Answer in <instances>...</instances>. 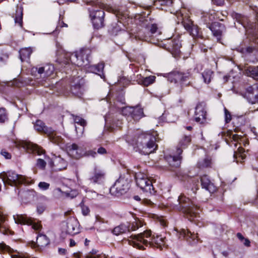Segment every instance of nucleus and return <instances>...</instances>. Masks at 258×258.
Masks as SVG:
<instances>
[{
    "mask_svg": "<svg viewBox=\"0 0 258 258\" xmlns=\"http://www.w3.org/2000/svg\"><path fill=\"white\" fill-rule=\"evenodd\" d=\"M32 51L33 49L31 47H26L20 49L19 53L21 60L23 61L29 59Z\"/></svg>",
    "mask_w": 258,
    "mask_h": 258,
    "instance_id": "24",
    "label": "nucleus"
},
{
    "mask_svg": "<svg viewBox=\"0 0 258 258\" xmlns=\"http://www.w3.org/2000/svg\"><path fill=\"white\" fill-rule=\"evenodd\" d=\"M13 218L16 223L32 225V228L36 231H39L42 228L40 223L35 222L31 218L25 214H17L14 215Z\"/></svg>",
    "mask_w": 258,
    "mask_h": 258,
    "instance_id": "9",
    "label": "nucleus"
},
{
    "mask_svg": "<svg viewBox=\"0 0 258 258\" xmlns=\"http://www.w3.org/2000/svg\"><path fill=\"white\" fill-rule=\"evenodd\" d=\"M225 112V120L226 123L229 122L231 120V115L229 111L226 108H224Z\"/></svg>",
    "mask_w": 258,
    "mask_h": 258,
    "instance_id": "51",
    "label": "nucleus"
},
{
    "mask_svg": "<svg viewBox=\"0 0 258 258\" xmlns=\"http://www.w3.org/2000/svg\"><path fill=\"white\" fill-rule=\"evenodd\" d=\"M182 23L184 28L187 31H189L192 25H194L192 21L188 17L184 18Z\"/></svg>",
    "mask_w": 258,
    "mask_h": 258,
    "instance_id": "35",
    "label": "nucleus"
},
{
    "mask_svg": "<svg viewBox=\"0 0 258 258\" xmlns=\"http://www.w3.org/2000/svg\"><path fill=\"white\" fill-rule=\"evenodd\" d=\"M52 167L54 170H61L67 167V162L60 157H55L52 161Z\"/></svg>",
    "mask_w": 258,
    "mask_h": 258,
    "instance_id": "20",
    "label": "nucleus"
},
{
    "mask_svg": "<svg viewBox=\"0 0 258 258\" xmlns=\"http://www.w3.org/2000/svg\"><path fill=\"white\" fill-rule=\"evenodd\" d=\"M46 207L44 205H39L37 206V212L39 214L42 213L45 210Z\"/></svg>",
    "mask_w": 258,
    "mask_h": 258,
    "instance_id": "55",
    "label": "nucleus"
},
{
    "mask_svg": "<svg viewBox=\"0 0 258 258\" xmlns=\"http://www.w3.org/2000/svg\"><path fill=\"white\" fill-rule=\"evenodd\" d=\"M242 242H243V244L246 246L250 245V241L247 239H244Z\"/></svg>",
    "mask_w": 258,
    "mask_h": 258,
    "instance_id": "62",
    "label": "nucleus"
},
{
    "mask_svg": "<svg viewBox=\"0 0 258 258\" xmlns=\"http://www.w3.org/2000/svg\"><path fill=\"white\" fill-rule=\"evenodd\" d=\"M74 120L75 123L79 124L81 125V126H82V127L80 128L81 132L80 133L78 131L77 127L76 126V131L77 135L79 137H82L83 134L84 126L86 125V122L84 119L77 116H74Z\"/></svg>",
    "mask_w": 258,
    "mask_h": 258,
    "instance_id": "23",
    "label": "nucleus"
},
{
    "mask_svg": "<svg viewBox=\"0 0 258 258\" xmlns=\"http://www.w3.org/2000/svg\"><path fill=\"white\" fill-rule=\"evenodd\" d=\"M15 22L21 27L23 24V8L22 7H17L15 17Z\"/></svg>",
    "mask_w": 258,
    "mask_h": 258,
    "instance_id": "28",
    "label": "nucleus"
},
{
    "mask_svg": "<svg viewBox=\"0 0 258 258\" xmlns=\"http://www.w3.org/2000/svg\"><path fill=\"white\" fill-rule=\"evenodd\" d=\"M191 141L190 136H185L179 141L176 153L178 156H170L167 158L168 162L171 166L178 167L181 163V157L180 155L182 152V149L187 147Z\"/></svg>",
    "mask_w": 258,
    "mask_h": 258,
    "instance_id": "6",
    "label": "nucleus"
},
{
    "mask_svg": "<svg viewBox=\"0 0 258 258\" xmlns=\"http://www.w3.org/2000/svg\"><path fill=\"white\" fill-rule=\"evenodd\" d=\"M22 147L28 152L36 153L38 155L43 154L44 151L40 147L31 142H25L23 143Z\"/></svg>",
    "mask_w": 258,
    "mask_h": 258,
    "instance_id": "18",
    "label": "nucleus"
},
{
    "mask_svg": "<svg viewBox=\"0 0 258 258\" xmlns=\"http://www.w3.org/2000/svg\"><path fill=\"white\" fill-rule=\"evenodd\" d=\"M54 70L53 66L51 64H46L44 67L39 68L38 70V73L40 77L47 78L51 75Z\"/></svg>",
    "mask_w": 258,
    "mask_h": 258,
    "instance_id": "22",
    "label": "nucleus"
},
{
    "mask_svg": "<svg viewBox=\"0 0 258 258\" xmlns=\"http://www.w3.org/2000/svg\"><path fill=\"white\" fill-rule=\"evenodd\" d=\"M213 74V72L211 70H205L202 73V77L203 78L204 82L206 84L210 83L211 79L212 78Z\"/></svg>",
    "mask_w": 258,
    "mask_h": 258,
    "instance_id": "33",
    "label": "nucleus"
},
{
    "mask_svg": "<svg viewBox=\"0 0 258 258\" xmlns=\"http://www.w3.org/2000/svg\"><path fill=\"white\" fill-rule=\"evenodd\" d=\"M0 251L2 252H8L11 253L13 251V249L5 243H0Z\"/></svg>",
    "mask_w": 258,
    "mask_h": 258,
    "instance_id": "43",
    "label": "nucleus"
},
{
    "mask_svg": "<svg viewBox=\"0 0 258 258\" xmlns=\"http://www.w3.org/2000/svg\"><path fill=\"white\" fill-rule=\"evenodd\" d=\"M128 188V182L122 177H120L110 188V192L116 195H122Z\"/></svg>",
    "mask_w": 258,
    "mask_h": 258,
    "instance_id": "10",
    "label": "nucleus"
},
{
    "mask_svg": "<svg viewBox=\"0 0 258 258\" xmlns=\"http://www.w3.org/2000/svg\"><path fill=\"white\" fill-rule=\"evenodd\" d=\"M237 236L241 241H242L245 239L242 234L240 233H238L237 234Z\"/></svg>",
    "mask_w": 258,
    "mask_h": 258,
    "instance_id": "64",
    "label": "nucleus"
},
{
    "mask_svg": "<svg viewBox=\"0 0 258 258\" xmlns=\"http://www.w3.org/2000/svg\"><path fill=\"white\" fill-rule=\"evenodd\" d=\"M212 32H213L214 35L217 37L221 36V34H222L221 31H220L219 30H212Z\"/></svg>",
    "mask_w": 258,
    "mask_h": 258,
    "instance_id": "58",
    "label": "nucleus"
},
{
    "mask_svg": "<svg viewBox=\"0 0 258 258\" xmlns=\"http://www.w3.org/2000/svg\"><path fill=\"white\" fill-rule=\"evenodd\" d=\"M104 171L100 168L95 167L90 173L89 180L91 183L100 184L105 177Z\"/></svg>",
    "mask_w": 258,
    "mask_h": 258,
    "instance_id": "12",
    "label": "nucleus"
},
{
    "mask_svg": "<svg viewBox=\"0 0 258 258\" xmlns=\"http://www.w3.org/2000/svg\"><path fill=\"white\" fill-rule=\"evenodd\" d=\"M145 246L156 247L161 248L165 244V238L160 236H154L153 241H148V239L144 240Z\"/></svg>",
    "mask_w": 258,
    "mask_h": 258,
    "instance_id": "16",
    "label": "nucleus"
},
{
    "mask_svg": "<svg viewBox=\"0 0 258 258\" xmlns=\"http://www.w3.org/2000/svg\"><path fill=\"white\" fill-rule=\"evenodd\" d=\"M195 120L200 123H204L206 120V111L202 103H199L196 107Z\"/></svg>",
    "mask_w": 258,
    "mask_h": 258,
    "instance_id": "14",
    "label": "nucleus"
},
{
    "mask_svg": "<svg viewBox=\"0 0 258 258\" xmlns=\"http://www.w3.org/2000/svg\"><path fill=\"white\" fill-rule=\"evenodd\" d=\"M135 177L137 186L142 190L151 195L154 194L155 190L152 182L145 173L136 172Z\"/></svg>",
    "mask_w": 258,
    "mask_h": 258,
    "instance_id": "8",
    "label": "nucleus"
},
{
    "mask_svg": "<svg viewBox=\"0 0 258 258\" xmlns=\"http://www.w3.org/2000/svg\"><path fill=\"white\" fill-rule=\"evenodd\" d=\"M142 202L144 204L149 205V206H151L153 204V203L150 200L147 199H144L142 200Z\"/></svg>",
    "mask_w": 258,
    "mask_h": 258,
    "instance_id": "57",
    "label": "nucleus"
},
{
    "mask_svg": "<svg viewBox=\"0 0 258 258\" xmlns=\"http://www.w3.org/2000/svg\"><path fill=\"white\" fill-rule=\"evenodd\" d=\"M96 155V153L95 152H94V151H89L87 153V156H92L93 157H95Z\"/></svg>",
    "mask_w": 258,
    "mask_h": 258,
    "instance_id": "61",
    "label": "nucleus"
},
{
    "mask_svg": "<svg viewBox=\"0 0 258 258\" xmlns=\"http://www.w3.org/2000/svg\"><path fill=\"white\" fill-rule=\"evenodd\" d=\"M201 185L203 188L209 192H214L216 190V186L212 183L207 175H204L201 178Z\"/></svg>",
    "mask_w": 258,
    "mask_h": 258,
    "instance_id": "19",
    "label": "nucleus"
},
{
    "mask_svg": "<svg viewBox=\"0 0 258 258\" xmlns=\"http://www.w3.org/2000/svg\"><path fill=\"white\" fill-rule=\"evenodd\" d=\"M38 186L41 190H46L49 188L50 184L46 182L41 181L39 183Z\"/></svg>",
    "mask_w": 258,
    "mask_h": 258,
    "instance_id": "47",
    "label": "nucleus"
},
{
    "mask_svg": "<svg viewBox=\"0 0 258 258\" xmlns=\"http://www.w3.org/2000/svg\"><path fill=\"white\" fill-rule=\"evenodd\" d=\"M3 181L5 184L11 185L24 184L30 185L34 183V180L30 177L19 175L13 171H8L4 174Z\"/></svg>",
    "mask_w": 258,
    "mask_h": 258,
    "instance_id": "4",
    "label": "nucleus"
},
{
    "mask_svg": "<svg viewBox=\"0 0 258 258\" xmlns=\"http://www.w3.org/2000/svg\"><path fill=\"white\" fill-rule=\"evenodd\" d=\"M7 119L6 110L0 109V123H4Z\"/></svg>",
    "mask_w": 258,
    "mask_h": 258,
    "instance_id": "46",
    "label": "nucleus"
},
{
    "mask_svg": "<svg viewBox=\"0 0 258 258\" xmlns=\"http://www.w3.org/2000/svg\"><path fill=\"white\" fill-rule=\"evenodd\" d=\"M244 150L241 147L238 148L237 151L234 152L233 157L234 158H240L243 160L245 158V155L243 154Z\"/></svg>",
    "mask_w": 258,
    "mask_h": 258,
    "instance_id": "37",
    "label": "nucleus"
},
{
    "mask_svg": "<svg viewBox=\"0 0 258 258\" xmlns=\"http://www.w3.org/2000/svg\"><path fill=\"white\" fill-rule=\"evenodd\" d=\"M134 110V107H123L121 110V113L123 116L127 118L131 117L132 113Z\"/></svg>",
    "mask_w": 258,
    "mask_h": 258,
    "instance_id": "36",
    "label": "nucleus"
},
{
    "mask_svg": "<svg viewBox=\"0 0 258 258\" xmlns=\"http://www.w3.org/2000/svg\"><path fill=\"white\" fill-rule=\"evenodd\" d=\"M82 209V212L84 216H87L89 214L90 210L87 206H85L82 203L80 204Z\"/></svg>",
    "mask_w": 258,
    "mask_h": 258,
    "instance_id": "50",
    "label": "nucleus"
},
{
    "mask_svg": "<svg viewBox=\"0 0 258 258\" xmlns=\"http://www.w3.org/2000/svg\"><path fill=\"white\" fill-rule=\"evenodd\" d=\"M1 154L7 159H10L12 157L11 154L4 149L1 151Z\"/></svg>",
    "mask_w": 258,
    "mask_h": 258,
    "instance_id": "54",
    "label": "nucleus"
},
{
    "mask_svg": "<svg viewBox=\"0 0 258 258\" xmlns=\"http://www.w3.org/2000/svg\"><path fill=\"white\" fill-rule=\"evenodd\" d=\"M68 153L73 158L78 159L85 154L82 148L76 144H73L68 147Z\"/></svg>",
    "mask_w": 258,
    "mask_h": 258,
    "instance_id": "15",
    "label": "nucleus"
},
{
    "mask_svg": "<svg viewBox=\"0 0 258 258\" xmlns=\"http://www.w3.org/2000/svg\"><path fill=\"white\" fill-rule=\"evenodd\" d=\"M154 235H151V231H146L138 235H132L130 239L127 240L128 244L132 245L139 249L143 250L144 248V240L148 239V241H153Z\"/></svg>",
    "mask_w": 258,
    "mask_h": 258,
    "instance_id": "7",
    "label": "nucleus"
},
{
    "mask_svg": "<svg viewBox=\"0 0 258 258\" xmlns=\"http://www.w3.org/2000/svg\"><path fill=\"white\" fill-rule=\"evenodd\" d=\"M5 217L3 212L0 210V232L4 234H7L9 230L7 229L4 225Z\"/></svg>",
    "mask_w": 258,
    "mask_h": 258,
    "instance_id": "32",
    "label": "nucleus"
},
{
    "mask_svg": "<svg viewBox=\"0 0 258 258\" xmlns=\"http://www.w3.org/2000/svg\"><path fill=\"white\" fill-rule=\"evenodd\" d=\"M150 32L152 34H155L158 33L159 35L160 34L161 32H158V27L156 24H152L151 26Z\"/></svg>",
    "mask_w": 258,
    "mask_h": 258,
    "instance_id": "52",
    "label": "nucleus"
},
{
    "mask_svg": "<svg viewBox=\"0 0 258 258\" xmlns=\"http://www.w3.org/2000/svg\"><path fill=\"white\" fill-rule=\"evenodd\" d=\"M178 201L180 205V210L187 218L190 221H193L195 218L198 217L199 211H201V210L194 201L186 197L183 194H181L179 196Z\"/></svg>",
    "mask_w": 258,
    "mask_h": 258,
    "instance_id": "3",
    "label": "nucleus"
},
{
    "mask_svg": "<svg viewBox=\"0 0 258 258\" xmlns=\"http://www.w3.org/2000/svg\"><path fill=\"white\" fill-rule=\"evenodd\" d=\"M49 243V240L45 235L39 234L36 239V244L38 246L43 247Z\"/></svg>",
    "mask_w": 258,
    "mask_h": 258,
    "instance_id": "26",
    "label": "nucleus"
},
{
    "mask_svg": "<svg viewBox=\"0 0 258 258\" xmlns=\"http://www.w3.org/2000/svg\"><path fill=\"white\" fill-rule=\"evenodd\" d=\"M155 142V135L143 133L138 137L136 145L142 153L149 154L157 148Z\"/></svg>",
    "mask_w": 258,
    "mask_h": 258,
    "instance_id": "2",
    "label": "nucleus"
},
{
    "mask_svg": "<svg viewBox=\"0 0 258 258\" xmlns=\"http://www.w3.org/2000/svg\"><path fill=\"white\" fill-rule=\"evenodd\" d=\"M104 15V12L102 10H96L90 13V15L95 28L99 29L103 27Z\"/></svg>",
    "mask_w": 258,
    "mask_h": 258,
    "instance_id": "11",
    "label": "nucleus"
},
{
    "mask_svg": "<svg viewBox=\"0 0 258 258\" xmlns=\"http://www.w3.org/2000/svg\"><path fill=\"white\" fill-rule=\"evenodd\" d=\"M88 54V50H82L80 52L74 53L64 52L62 56H60V63L68 64L71 62L78 67H85L89 63Z\"/></svg>",
    "mask_w": 258,
    "mask_h": 258,
    "instance_id": "1",
    "label": "nucleus"
},
{
    "mask_svg": "<svg viewBox=\"0 0 258 258\" xmlns=\"http://www.w3.org/2000/svg\"><path fill=\"white\" fill-rule=\"evenodd\" d=\"M190 34L194 37L199 35V28L197 25H192L190 30L188 31Z\"/></svg>",
    "mask_w": 258,
    "mask_h": 258,
    "instance_id": "44",
    "label": "nucleus"
},
{
    "mask_svg": "<svg viewBox=\"0 0 258 258\" xmlns=\"http://www.w3.org/2000/svg\"><path fill=\"white\" fill-rule=\"evenodd\" d=\"M71 90L73 93L76 94L77 95H79L82 94L81 86L80 84H76L73 86Z\"/></svg>",
    "mask_w": 258,
    "mask_h": 258,
    "instance_id": "40",
    "label": "nucleus"
},
{
    "mask_svg": "<svg viewBox=\"0 0 258 258\" xmlns=\"http://www.w3.org/2000/svg\"><path fill=\"white\" fill-rule=\"evenodd\" d=\"M142 225L140 221H135L132 223L131 226H128V231H135Z\"/></svg>",
    "mask_w": 258,
    "mask_h": 258,
    "instance_id": "45",
    "label": "nucleus"
},
{
    "mask_svg": "<svg viewBox=\"0 0 258 258\" xmlns=\"http://www.w3.org/2000/svg\"><path fill=\"white\" fill-rule=\"evenodd\" d=\"M211 164V159L210 158H206L204 160L199 161L198 163V166L199 168H205L210 166Z\"/></svg>",
    "mask_w": 258,
    "mask_h": 258,
    "instance_id": "38",
    "label": "nucleus"
},
{
    "mask_svg": "<svg viewBox=\"0 0 258 258\" xmlns=\"http://www.w3.org/2000/svg\"><path fill=\"white\" fill-rule=\"evenodd\" d=\"M78 195V191L76 190H71L70 192H66L64 196L67 198H70L71 199H73L76 197Z\"/></svg>",
    "mask_w": 258,
    "mask_h": 258,
    "instance_id": "49",
    "label": "nucleus"
},
{
    "mask_svg": "<svg viewBox=\"0 0 258 258\" xmlns=\"http://www.w3.org/2000/svg\"><path fill=\"white\" fill-rule=\"evenodd\" d=\"M128 230V226L121 224L115 227L112 230V233L115 235H119L122 233H125Z\"/></svg>",
    "mask_w": 258,
    "mask_h": 258,
    "instance_id": "27",
    "label": "nucleus"
},
{
    "mask_svg": "<svg viewBox=\"0 0 258 258\" xmlns=\"http://www.w3.org/2000/svg\"><path fill=\"white\" fill-rule=\"evenodd\" d=\"M156 77L154 76H150L147 77H142L140 75V78L138 80L139 84L148 86L153 84L155 81Z\"/></svg>",
    "mask_w": 258,
    "mask_h": 258,
    "instance_id": "25",
    "label": "nucleus"
},
{
    "mask_svg": "<svg viewBox=\"0 0 258 258\" xmlns=\"http://www.w3.org/2000/svg\"><path fill=\"white\" fill-rule=\"evenodd\" d=\"M191 73L189 70L185 73L174 72L170 74L169 78L173 79L175 83L178 82H184L188 80Z\"/></svg>",
    "mask_w": 258,
    "mask_h": 258,
    "instance_id": "17",
    "label": "nucleus"
},
{
    "mask_svg": "<svg viewBox=\"0 0 258 258\" xmlns=\"http://www.w3.org/2000/svg\"><path fill=\"white\" fill-rule=\"evenodd\" d=\"M34 126V128L38 132H42L47 134L49 139L53 143L59 146L63 144V139L57 135L51 128L46 127L42 121L37 120L35 123Z\"/></svg>",
    "mask_w": 258,
    "mask_h": 258,
    "instance_id": "5",
    "label": "nucleus"
},
{
    "mask_svg": "<svg viewBox=\"0 0 258 258\" xmlns=\"http://www.w3.org/2000/svg\"><path fill=\"white\" fill-rule=\"evenodd\" d=\"M76 244V243L75 241V240H74L72 239H70V247H73V246H75Z\"/></svg>",
    "mask_w": 258,
    "mask_h": 258,
    "instance_id": "63",
    "label": "nucleus"
},
{
    "mask_svg": "<svg viewBox=\"0 0 258 258\" xmlns=\"http://www.w3.org/2000/svg\"><path fill=\"white\" fill-rule=\"evenodd\" d=\"M37 165L38 167L43 169L46 166V162L43 159H38L37 162Z\"/></svg>",
    "mask_w": 258,
    "mask_h": 258,
    "instance_id": "53",
    "label": "nucleus"
},
{
    "mask_svg": "<svg viewBox=\"0 0 258 258\" xmlns=\"http://www.w3.org/2000/svg\"><path fill=\"white\" fill-rule=\"evenodd\" d=\"M97 152L99 154H103L106 153V151L105 148L100 147L98 149Z\"/></svg>",
    "mask_w": 258,
    "mask_h": 258,
    "instance_id": "59",
    "label": "nucleus"
},
{
    "mask_svg": "<svg viewBox=\"0 0 258 258\" xmlns=\"http://www.w3.org/2000/svg\"><path fill=\"white\" fill-rule=\"evenodd\" d=\"M226 137L232 139L234 142H237L240 138V137L237 134H233L231 131H228L225 134Z\"/></svg>",
    "mask_w": 258,
    "mask_h": 258,
    "instance_id": "41",
    "label": "nucleus"
},
{
    "mask_svg": "<svg viewBox=\"0 0 258 258\" xmlns=\"http://www.w3.org/2000/svg\"><path fill=\"white\" fill-rule=\"evenodd\" d=\"M247 74L255 80H258V67H248Z\"/></svg>",
    "mask_w": 258,
    "mask_h": 258,
    "instance_id": "31",
    "label": "nucleus"
},
{
    "mask_svg": "<svg viewBox=\"0 0 258 258\" xmlns=\"http://www.w3.org/2000/svg\"><path fill=\"white\" fill-rule=\"evenodd\" d=\"M63 228L69 234H76L79 232V222L75 218H70L63 225Z\"/></svg>",
    "mask_w": 258,
    "mask_h": 258,
    "instance_id": "13",
    "label": "nucleus"
},
{
    "mask_svg": "<svg viewBox=\"0 0 258 258\" xmlns=\"http://www.w3.org/2000/svg\"><path fill=\"white\" fill-rule=\"evenodd\" d=\"M170 45L172 47V50L175 51L176 53H178L179 51L181 43L179 39H174L171 41Z\"/></svg>",
    "mask_w": 258,
    "mask_h": 258,
    "instance_id": "34",
    "label": "nucleus"
},
{
    "mask_svg": "<svg viewBox=\"0 0 258 258\" xmlns=\"http://www.w3.org/2000/svg\"><path fill=\"white\" fill-rule=\"evenodd\" d=\"M67 27L68 25L67 24L64 23L63 21H59L58 24L56 28V31L58 30L59 27Z\"/></svg>",
    "mask_w": 258,
    "mask_h": 258,
    "instance_id": "56",
    "label": "nucleus"
},
{
    "mask_svg": "<svg viewBox=\"0 0 258 258\" xmlns=\"http://www.w3.org/2000/svg\"><path fill=\"white\" fill-rule=\"evenodd\" d=\"M104 64L103 62L99 63L96 65L90 66L88 67L89 71L97 74L102 72L104 69Z\"/></svg>",
    "mask_w": 258,
    "mask_h": 258,
    "instance_id": "30",
    "label": "nucleus"
},
{
    "mask_svg": "<svg viewBox=\"0 0 258 258\" xmlns=\"http://www.w3.org/2000/svg\"><path fill=\"white\" fill-rule=\"evenodd\" d=\"M65 192L64 191H62L60 188H56L54 189L53 191L54 195L57 198H60L65 196Z\"/></svg>",
    "mask_w": 258,
    "mask_h": 258,
    "instance_id": "48",
    "label": "nucleus"
},
{
    "mask_svg": "<svg viewBox=\"0 0 258 258\" xmlns=\"http://www.w3.org/2000/svg\"><path fill=\"white\" fill-rule=\"evenodd\" d=\"M143 116V110L142 108L136 107H134V110L132 113L131 118L135 120H138Z\"/></svg>",
    "mask_w": 258,
    "mask_h": 258,
    "instance_id": "29",
    "label": "nucleus"
},
{
    "mask_svg": "<svg viewBox=\"0 0 258 258\" xmlns=\"http://www.w3.org/2000/svg\"><path fill=\"white\" fill-rule=\"evenodd\" d=\"M246 93L244 97L247 96L253 95L254 90H258V85L256 84H253L252 86L248 87L246 89Z\"/></svg>",
    "mask_w": 258,
    "mask_h": 258,
    "instance_id": "39",
    "label": "nucleus"
},
{
    "mask_svg": "<svg viewBox=\"0 0 258 258\" xmlns=\"http://www.w3.org/2000/svg\"><path fill=\"white\" fill-rule=\"evenodd\" d=\"M217 5L221 6L224 4V0H213Z\"/></svg>",
    "mask_w": 258,
    "mask_h": 258,
    "instance_id": "60",
    "label": "nucleus"
},
{
    "mask_svg": "<svg viewBox=\"0 0 258 258\" xmlns=\"http://www.w3.org/2000/svg\"><path fill=\"white\" fill-rule=\"evenodd\" d=\"M245 98L247 99L248 102L251 104L258 103V95H255L254 96H253V95H248Z\"/></svg>",
    "mask_w": 258,
    "mask_h": 258,
    "instance_id": "42",
    "label": "nucleus"
},
{
    "mask_svg": "<svg viewBox=\"0 0 258 258\" xmlns=\"http://www.w3.org/2000/svg\"><path fill=\"white\" fill-rule=\"evenodd\" d=\"M197 234V233L195 234L194 233H191L188 230L185 229H182L180 232V236L186 238L187 241L192 244H195L198 242Z\"/></svg>",
    "mask_w": 258,
    "mask_h": 258,
    "instance_id": "21",
    "label": "nucleus"
}]
</instances>
